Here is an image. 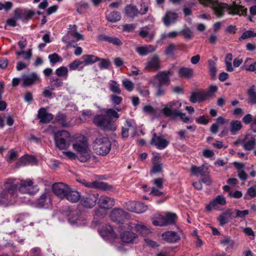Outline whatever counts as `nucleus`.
I'll return each instance as SVG.
<instances>
[{
	"label": "nucleus",
	"instance_id": "f257e3e1",
	"mask_svg": "<svg viewBox=\"0 0 256 256\" xmlns=\"http://www.w3.org/2000/svg\"><path fill=\"white\" fill-rule=\"evenodd\" d=\"M204 6L210 4L214 10V14L219 18L224 15V9L227 8L230 14H238L239 16H246L248 12L247 8L242 5L237 4L235 2L231 6L226 4L219 3L212 0H199Z\"/></svg>",
	"mask_w": 256,
	"mask_h": 256
},
{
	"label": "nucleus",
	"instance_id": "f03ea898",
	"mask_svg": "<svg viewBox=\"0 0 256 256\" xmlns=\"http://www.w3.org/2000/svg\"><path fill=\"white\" fill-rule=\"evenodd\" d=\"M172 73L170 70L160 71L149 79L148 84L156 88L155 96L156 97L160 98L165 94V86L170 85V76Z\"/></svg>",
	"mask_w": 256,
	"mask_h": 256
},
{
	"label": "nucleus",
	"instance_id": "7ed1b4c3",
	"mask_svg": "<svg viewBox=\"0 0 256 256\" xmlns=\"http://www.w3.org/2000/svg\"><path fill=\"white\" fill-rule=\"evenodd\" d=\"M72 148L80 154L79 160L83 162H87L90 158L88 140L82 134L76 136L72 142Z\"/></svg>",
	"mask_w": 256,
	"mask_h": 256
},
{
	"label": "nucleus",
	"instance_id": "20e7f679",
	"mask_svg": "<svg viewBox=\"0 0 256 256\" xmlns=\"http://www.w3.org/2000/svg\"><path fill=\"white\" fill-rule=\"evenodd\" d=\"M93 123L104 131H114L117 128L115 120L108 118L106 114H96L93 118Z\"/></svg>",
	"mask_w": 256,
	"mask_h": 256
},
{
	"label": "nucleus",
	"instance_id": "39448f33",
	"mask_svg": "<svg viewBox=\"0 0 256 256\" xmlns=\"http://www.w3.org/2000/svg\"><path fill=\"white\" fill-rule=\"evenodd\" d=\"M111 142L107 137L99 136L94 142V149L98 155L105 156L111 149Z\"/></svg>",
	"mask_w": 256,
	"mask_h": 256
},
{
	"label": "nucleus",
	"instance_id": "423d86ee",
	"mask_svg": "<svg viewBox=\"0 0 256 256\" xmlns=\"http://www.w3.org/2000/svg\"><path fill=\"white\" fill-rule=\"evenodd\" d=\"M54 143L60 150H64L68 147V140L70 134L68 131L62 130L53 132Z\"/></svg>",
	"mask_w": 256,
	"mask_h": 256
},
{
	"label": "nucleus",
	"instance_id": "0eeeda50",
	"mask_svg": "<svg viewBox=\"0 0 256 256\" xmlns=\"http://www.w3.org/2000/svg\"><path fill=\"white\" fill-rule=\"evenodd\" d=\"M38 189V186L34 184L33 181L30 179L21 180L20 184L19 191L23 194H34Z\"/></svg>",
	"mask_w": 256,
	"mask_h": 256
},
{
	"label": "nucleus",
	"instance_id": "6e6552de",
	"mask_svg": "<svg viewBox=\"0 0 256 256\" xmlns=\"http://www.w3.org/2000/svg\"><path fill=\"white\" fill-rule=\"evenodd\" d=\"M78 181L88 188H98L104 190H110L113 188L112 186L102 182L96 180L92 182H88L84 179H78Z\"/></svg>",
	"mask_w": 256,
	"mask_h": 256
},
{
	"label": "nucleus",
	"instance_id": "1a4fd4ad",
	"mask_svg": "<svg viewBox=\"0 0 256 256\" xmlns=\"http://www.w3.org/2000/svg\"><path fill=\"white\" fill-rule=\"evenodd\" d=\"M22 86H28L39 83L41 80L40 76L36 72L24 74L22 76Z\"/></svg>",
	"mask_w": 256,
	"mask_h": 256
},
{
	"label": "nucleus",
	"instance_id": "9d476101",
	"mask_svg": "<svg viewBox=\"0 0 256 256\" xmlns=\"http://www.w3.org/2000/svg\"><path fill=\"white\" fill-rule=\"evenodd\" d=\"M70 188L62 182L56 183L52 186L54 194L60 198H65Z\"/></svg>",
	"mask_w": 256,
	"mask_h": 256
},
{
	"label": "nucleus",
	"instance_id": "9b49d317",
	"mask_svg": "<svg viewBox=\"0 0 256 256\" xmlns=\"http://www.w3.org/2000/svg\"><path fill=\"white\" fill-rule=\"evenodd\" d=\"M16 196V194H13L12 192L2 190L0 192V206H7L13 204Z\"/></svg>",
	"mask_w": 256,
	"mask_h": 256
},
{
	"label": "nucleus",
	"instance_id": "f8f14e48",
	"mask_svg": "<svg viewBox=\"0 0 256 256\" xmlns=\"http://www.w3.org/2000/svg\"><path fill=\"white\" fill-rule=\"evenodd\" d=\"M128 213L120 208H115L110 213V218L114 222L123 224L128 218Z\"/></svg>",
	"mask_w": 256,
	"mask_h": 256
},
{
	"label": "nucleus",
	"instance_id": "ddd939ff",
	"mask_svg": "<svg viewBox=\"0 0 256 256\" xmlns=\"http://www.w3.org/2000/svg\"><path fill=\"white\" fill-rule=\"evenodd\" d=\"M129 130L132 131V136L134 137L136 134V126L132 120H127L124 126L122 128V136L124 138H126L129 136Z\"/></svg>",
	"mask_w": 256,
	"mask_h": 256
},
{
	"label": "nucleus",
	"instance_id": "4468645a",
	"mask_svg": "<svg viewBox=\"0 0 256 256\" xmlns=\"http://www.w3.org/2000/svg\"><path fill=\"white\" fill-rule=\"evenodd\" d=\"M226 204V200L222 195H218L214 198L206 206V210L211 212L214 210L218 209L220 206H222Z\"/></svg>",
	"mask_w": 256,
	"mask_h": 256
},
{
	"label": "nucleus",
	"instance_id": "2eb2a0df",
	"mask_svg": "<svg viewBox=\"0 0 256 256\" xmlns=\"http://www.w3.org/2000/svg\"><path fill=\"white\" fill-rule=\"evenodd\" d=\"M150 144L156 146L158 149L162 150L165 148L168 145L169 142L164 138V136H158L154 133Z\"/></svg>",
	"mask_w": 256,
	"mask_h": 256
},
{
	"label": "nucleus",
	"instance_id": "dca6fc26",
	"mask_svg": "<svg viewBox=\"0 0 256 256\" xmlns=\"http://www.w3.org/2000/svg\"><path fill=\"white\" fill-rule=\"evenodd\" d=\"M160 61L158 55H154L146 64L144 69L148 72L156 71L160 69Z\"/></svg>",
	"mask_w": 256,
	"mask_h": 256
},
{
	"label": "nucleus",
	"instance_id": "f3484780",
	"mask_svg": "<svg viewBox=\"0 0 256 256\" xmlns=\"http://www.w3.org/2000/svg\"><path fill=\"white\" fill-rule=\"evenodd\" d=\"M98 198V194L97 193L90 194L82 198L81 204L86 208H92L96 205Z\"/></svg>",
	"mask_w": 256,
	"mask_h": 256
},
{
	"label": "nucleus",
	"instance_id": "a211bd4d",
	"mask_svg": "<svg viewBox=\"0 0 256 256\" xmlns=\"http://www.w3.org/2000/svg\"><path fill=\"white\" fill-rule=\"evenodd\" d=\"M100 236L105 239H114L117 237L112 227L108 224H106L102 228L98 230Z\"/></svg>",
	"mask_w": 256,
	"mask_h": 256
},
{
	"label": "nucleus",
	"instance_id": "6ab92c4d",
	"mask_svg": "<svg viewBox=\"0 0 256 256\" xmlns=\"http://www.w3.org/2000/svg\"><path fill=\"white\" fill-rule=\"evenodd\" d=\"M34 14V12L32 10L17 8L14 10V17L16 20L23 19V20L26 21L31 18Z\"/></svg>",
	"mask_w": 256,
	"mask_h": 256
},
{
	"label": "nucleus",
	"instance_id": "aec40b11",
	"mask_svg": "<svg viewBox=\"0 0 256 256\" xmlns=\"http://www.w3.org/2000/svg\"><path fill=\"white\" fill-rule=\"evenodd\" d=\"M70 36L74 38L78 41L84 39L83 36L76 31L69 32L68 34L64 36L62 39V42L66 44L67 46L69 47H76V46L74 44V40H69Z\"/></svg>",
	"mask_w": 256,
	"mask_h": 256
},
{
	"label": "nucleus",
	"instance_id": "412c9836",
	"mask_svg": "<svg viewBox=\"0 0 256 256\" xmlns=\"http://www.w3.org/2000/svg\"><path fill=\"white\" fill-rule=\"evenodd\" d=\"M98 40L100 42H106L116 46H121L122 44L120 39L116 36H112L104 34H100L98 36Z\"/></svg>",
	"mask_w": 256,
	"mask_h": 256
},
{
	"label": "nucleus",
	"instance_id": "4be33fe9",
	"mask_svg": "<svg viewBox=\"0 0 256 256\" xmlns=\"http://www.w3.org/2000/svg\"><path fill=\"white\" fill-rule=\"evenodd\" d=\"M178 14L177 13L168 11L166 12L164 16L162 18V20L164 24L168 26L172 24H174L178 20Z\"/></svg>",
	"mask_w": 256,
	"mask_h": 256
},
{
	"label": "nucleus",
	"instance_id": "5701e85b",
	"mask_svg": "<svg viewBox=\"0 0 256 256\" xmlns=\"http://www.w3.org/2000/svg\"><path fill=\"white\" fill-rule=\"evenodd\" d=\"M98 204L101 208L108 209L114 206V200L112 198L102 196L99 198Z\"/></svg>",
	"mask_w": 256,
	"mask_h": 256
},
{
	"label": "nucleus",
	"instance_id": "b1692460",
	"mask_svg": "<svg viewBox=\"0 0 256 256\" xmlns=\"http://www.w3.org/2000/svg\"><path fill=\"white\" fill-rule=\"evenodd\" d=\"M162 236L168 242L174 243L178 241L180 237L177 232L172 231H168L164 232Z\"/></svg>",
	"mask_w": 256,
	"mask_h": 256
},
{
	"label": "nucleus",
	"instance_id": "393cba45",
	"mask_svg": "<svg viewBox=\"0 0 256 256\" xmlns=\"http://www.w3.org/2000/svg\"><path fill=\"white\" fill-rule=\"evenodd\" d=\"M68 221L71 224H80V222L84 219L82 214L79 210L72 211L68 216Z\"/></svg>",
	"mask_w": 256,
	"mask_h": 256
},
{
	"label": "nucleus",
	"instance_id": "a878e982",
	"mask_svg": "<svg viewBox=\"0 0 256 256\" xmlns=\"http://www.w3.org/2000/svg\"><path fill=\"white\" fill-rule=\"evenodd\" d=\"M38 117L40 120V122L46 124L53 118V115L48 112L44 108H41L38 112Z\"/></svg>",
	"mask_w": 256,
	"mask_h": 256
},
{
	"label": "nucleus",
	"instance_id": "bb28decb",
	"mask_svg": "<svg viewBox=\"0 0 256 256\" xmlns=\"http://www.w3.org/2000/svg\"><path fill=\"white\" fill-rule=\"evenodd\" d=\"M136 50L140 56H144L154 52L156 47L150 44L146 45L136 48Z\"/></svg>",
	"mask_w": 256,
	"mask_h": 256
},
{
	"label": "nucleus",
	"instance_id": "cd10ccee",
	"mask_svg": "<svg viewBox=\"0 0 256 256\" xmlns=\"http://www.w3.org/2000/svg\"><path fill=\"white\" fill-rule=\"evenodd\" d=\"M80 198V194L78 192L70 188L65 198L72 202H76Z\"/></svg>",
	"mask_w": 256,
	"mask_h": 256
},
{
	"label": "nucleus",
	"instance_id": "c85d7f7f",
	"mask_svg": "<svg viewBox=\"0 0 256 256\" xmlns=\"http://www.w3.org/2000/svg\"><path fill=\"white\" fill-rule=\"evenodd\" d=\"M194 72L192 68L182 67L178 71V74L180 77L184 78H190L194 76Z\"/></svg>",
	"mask_w": 256,
	"mask_h": 256
},
{
	"label": "nucleus",
	"instance_id": "c756f323",
	"mask_svg": "<svg viewBox=\"0 0 256 256\" xmlns=\"http://www.w3.org/2000/svg\"><path fill=\"white\" fill-rule=\"evenodd\" d=\"M4 188L3 190L12 192L13 194H16V190L18 186L14 182V180L12 179L8 180L4 184Z\"/></svg>",
	"mask_w": 256,
	"mask_h": 256
},
{
	"label": "nucleus",
	"instance_id": "7c9ffc66",
	"mask_svg": "<svg viewBox=\"0 0 256 256\" xmlns=\"http://www.w3.org/2000/svg\"><path fill=\"white\" fill-rule=\"evenodd\" d=\"M136 238V235L131 232L127 231L120 234V238L124 242L132 243Z\"/></svg>",
	"mask_w": 256,
	"mask_h": 256
},
{
	"label": "nucleus",
	"instance_id": "2f4dec72",
	"mask_svg": "<svg viewBox=\"0 0 256 256\" xmlns=\"http://www.w3.org/2000/svg\"><path fill=\"white\" fill-rule=\"evenodd\" d=\"M124 10L126 16L130 18H134L138 14V10L136 6L133 4L127 5Z\"/></svg>",
	"mask_w": 256,
	"mask_h": 256
},
{
	"label": "nucleus",
	"instance_id": "473e14b6",
	"mask_svg": "<svg viewBox=\"0 0 256 256\" xmlns=\"http://www.w3.org/2000/svg\"><path fill=\"white\" fill-rule=\"evenodd\" d=\"M256 145V135L249 136V138L244 142L243 148L246 150H254Z\"/></svg>",
	"mask_w": 256,
	"mask_h": 256
},
{
	"label": "nucleus",
	"instance_id": "72a5a7b5",
	"mask_svg": "<svg viewBox=\"0 0 256 256\" xmlns=\"http://www.w3.org/2000/svg\"><path fill=\"white\" fill-rule=\"evenodd\" d=\"M82 62L84 66L91 65L99 61L100 58L94 55L86 54L82 56Z\"/></svg>",
	"mask_w": 256,
	"mask_h": 256
},
{
	"label": "nucleus",
	"instance_id": "f704fd0d",
	"mask_svg": "<svg viewBox=\"0 0 256 256\" xmlns=\"http://www.w3.org/2000/svg\"><path fill=\"white\" fill-rule=\"evenodd\" d=\"M242 128V123L239 120H232L230 123V130L232 135H236Z\"/></svg>",
	"mask_w": 256,
	"mask_h": 256
},
{
	"label": "nucleus",
	"instance_id": "c9c22d12",
	"mask_svg": "<svg viewBox=\"0 0 256 256\" xmlns=\"http://www.w3.org/2000/svg\"><path fill=\"white\" fill-rule=\"evenodd\" d=\"M232 215V212L231 210H228L225 212H223L218 218V220L221 226H223L226 224L228 222V220L231 218Z\"/></svg>",
	"mask_w": 256,
	"mask_h": 256
},
{
	"label": "nucleus",
	"instance_id": "e433bc0d",
	"mask_svg": "<svg viewBox=\"0 0 256 256\" xmlns=\"http://www.w3.org/2000/svg\"><path fill=\"white\" fill-rule=\"evenodd\" d=\"M191 172L194 175H198L199 174L202 176H204L206 173H208V168L204 166L199 167L196 166H192L191 167Z\"/></svg>",
	"mask_w": 256,
	"mask_h": 256
},
{
	"label": "nucleus",
	"instance_id": "4c0bfd02",
	"mask_svg": "<svg viewBox=\"0 0 256 256\" xmlns=\"http://www.w3.org/2000/svg\"><path fill=\"white\" fill-rule=\"evenodd\" d=\"M56 121L63 127H69L70 124L66 120V116L62 113H58L56 117Z\"/></svg>",
	"mask_w": 256,
	"mask_h": 256
},
{
	"label": "nucleus",
	"instance_id": "58836bf2",
	"mask_svg": "<svg viewBox=\"0 0 256 256\" xmlns=\"http://www.w3.org/2000/svg\"><path fill=\"white\" fill-rule=\"evenodd\" d=\"M136 232L142 236H146L151 233L150 229L141 223L136 226Z\"/></svg>",
	"mask_w": 256,
	"mask_h": 256
},
{
	"label": "nucleus",
	"instance_id": "ea45409f",
	"mask_svg": "<svg viewBox=\"0 0 256 256\" xmlns=\"http://www.w3.org/2000/svg\"><path fill=\"white\" fill-rule=\"evenodd\" d=\"M106 18L110 22H116L120 20L121 16L119 12L113 11L106 14Z\"/></svg>",
	"mask_w": 256,
	"mask_h": 256
},
{
	"label": "nucleus",
	"instance_id": "a19ab883",
	"mask_svg": "<svg viewBox=\"0 0 256 256\" xmlns=\"http://www.w3.org/2000/svg\"><path fill=\"white\" fill-rule=\"evenodd\" d=\"M36 162L35 157L32 156L25 155L22 156L20 162H18L19 165L20 164H34Z\"/></svg>",
	"mask_w": 256,
	"mask_h": 256
},
{
	"label": "nucleus",
	"instance_id": "79ce46f5",
	"mask_svg": "<svg viewBox=\"0 0 256 256\" xmlns=\"http://www.w3.org/2000/svg\"><path fill=\"white\" fill-rule=\"evenodd\" d=\"M50 82L51 84V90H54L55 88L61 87L63 86V82L58 77H51L50 79Z\"/></svg>",
	"mask_w": 256,
	"mask_h": 256
},
{
	"label": "nucleus",
	"instance_id": "37998d69",
	"mask_svg": "<svg viewBox=\"0 0 256 256\" xmlns=\"http://www.w3.org/2000/svg\"><path fill=\"white\" fill-rule=\"evenodd\" d=\"M168 106H170L172 109L174 115L176 116V114H180V108L182 106V103L180 102L179 101L172 102L168 104Z\"/></svg>",
	"mask_w": 256,
	"mask_h": 256
},
{
	"label": "nucleus",
	"instance_id": "c03bdc74",
	"mask_svg": "<svg viewBox=\"0 0 256 256\" xmlns=\"http://www.w3.org/2000/svg\"><path fill=\"white\" fill-rule=\"evenodd\" d=\"M232 54L228 53L226 54L224 59V62L226 64V70L228 72H232L234 70V68L232 66Z\"/></svg>",
	"mask_w": 256,
	"mask_h": 256
},
{
	"label": "nucleus",
	"instance_id": "a18cd8bd",
	"mask_svg": "<svg viewBox=\"0 0 256 256\" xmlns=\"http://www.w3.org/2000/svg\"><path fill=\"white\" fill-rule=\"evenodd\" d=\"M105 112L108 118L113 120L118 119L120 116V114L112 108L106 110Z\"/></svg>",
	"mask_w": 256,
	"mask_h": 256
},
{
	"label": "nucleus",
	"instance_id": "49530a36",
	"mask_svg": "<svg viewBox=\"0 0 256 256\" xmlns=\"http://www.w3.org/2000/svg\"><path fill=\"white\" fill-rule=\"evenodd\" d=\"M254 86L252 85L248 92L249 102L252 104H256V92H254Z\"/></svg>",
	"mask_w": 256,
	"mask_h": 256
},
{
	"label": "nucleus",
	"instance_id": "de8ad7c7",
	"mask_svg": "<svg viewBox=\"0 0 256 256\" xmlns=\"http://www.w3.org/2000/svg\"><path fill=\"white\" fill-rule=\"evenodd\" d=\"M152 222L156 226H166V223L164 219V216L159 215L158 217L154 218L152 220Z\"/></svg>",
	"mask_w": 256,
	"mask_h": 256
},
{
	"label": "nucleus",
	"instance_id": "09e8293b",
	"mask_svg": "<svg viewBox=\"0 0 256 256\" xmlns=\"http://www.w3.org/2000/svg\"><path fill=\"white\" fill-rule=\"evenodd\" d=\"M110 90L116 94H120L121 90L120 88V84L114 80H110L109 83Z\"/></svg>",
	"mask_w": 256,
	"mask_h": 256
},
{
	"label": "nucleus",
	"instance_id": "8fccbe9b",
	"mask_svg": "<svg viewBox=\"0 0 256 256\" xmlns=\"http://www.w3.org/2000/svg\"><path fill=\"white\" fill-rule=\"evenodd\" d=\"M210 75L212 79L214 78L216 74V68L215 62L211 60L208 61Z\"/></svg>",
	"mask_w": 256,
	"mask_h": 256
},
{
	"label": "nucleus",
	"instance_id": "3c124183",
	"mask_svg": "<svg viewBox=\"0 0 256 256\" xmlns=\"http://www.w3.org/2000/svg\"><path fill=\"white\" fill-rule=\"evenodd\" d=\"M178 34V32L176 31H173L169 33L162 34L160 36V41L162 42L168 38H176Z\"/></svg>",
	"mask_w": 256,
	"mask_h": 256
},
{
	"label": "nucleus",
	"instance_id": "603ef678",
	"mask_svg": "<svg viewBox=\"0 0 256 256\" xmlns=\"http://www.w3.org/2000/svg\"><path fill=\"white\" fill-rule=\"evenodd\" d=\"M68 72V69L66 67L60 66L56 70L55 73L58 77H64L65 78H66Z\"/></svg>",
	"mask_w": 256,
	"mask_h": 256
},
{
	"label": "nucleus",
	"instance_id": "864d4df0",
	"mask_svg": "<svg viewBox=\"0 0 256 256\" xmlns=\"http://www.w3.org/2000/svg\"><path fill=\"white\" fill-rule=\"evenodd\" d=\"M252 60L251 58H248L245 62H244V65L246 68V70L250 72H255L256 70V62H252V63H250V64L249 63L250 61H252Z\"/></svg>",
	"mask_w": 256,
	"mask_h": 256
},
{
	"label": "nucleus",
	"instance_id": "5fc2aeb1",
	"mask_svg": "<svg viewBox=\"0 0 256 256\" xmlns=\"http://www.w3.org/2000/svg\"><path fill=\"white\" fill-rule=\"evenodd\" d=\"M176 218V216L175 214L171 212L167 213L164 216L166 226L168 224H174L175 223Z\"/></svg>",
	"mask_w": 256,
	"mask_h": 256
},
{
	"label": "nucleus",
	"instance_id": "6e6d98bb",
	"mask_svg": "<svg viewBox=\"0 0 256 256\" xmlns=\"http://www.w3.org/2000/svg\"><path fill=\"white\" fill-rule=\"evenodd\" d=\"M89 8L88 4L81 2L76 4V10L80 14L84 13Z\"/></svg>",
	"mask_w": 256,
	"mask_h": 256
},
{
	"label": "nucleus",
	"instance_id": "4d7b16f0",
	"mask_svg": "<svg viewBox=\"0 0 256 256\" xmlns=\"http://www.w3.org/2000/svg\"><path fill=\"white\" fill-rule=\"evenodd\" d=\"M135 210H134V212L138 214H140L144 212L147 210V206L144 205L142 203L140 202H136L135 206Z\"/></svg>",
	"mask_w": 256,
	"mask_h": 256
},
{
	"label": "nucleus",
	"instance_id": "13d9d810",
	"mask_svg": "<svg viewBox=\"0 0 256 256\" xmlns=\"http://www.w3.org/2000/svg\"><path fill=\"white\" fill-rule=\"evenodd\" d=\"M137 91L140 94L143 96L148 98L149 96L150 92L146 87L138 86L136 88Z\"/></svg>",
	"mask_w": 256,
	"mask_h": 256
},
{
	"label": "nucleus",
	"instance_id": "bf43d9fd",
	"mask_svg": "<svg viewBox=\"0 0 256 256\" xmlns=\"http://www.w3.org/2000/svg\"><path fill=\"white\" fill-rule=\"evenodd\" d=\"M176 50V45L172 43L166 48L165 50V54L166 56H170L173 54Z\"/></svg>",
	"mask_w": 256,
	"mask_h": 256
},
{
	"label": "nucleus",
	"instance_id": "052dcab7",
	"mask_svg": "<svg viewBox=\"0 0 256 256\" xmlns=\"http://www.w3.org/2000/svg\"><path fill=\"white\" fill-rule=\"evenodd\" d=\"M150 27L149 26H146L141 28L139 32V35L142 38H145L148 36L150 32Z\"/></svg>",
	"mask_w": 256,
	"mask_h": 256
},
{
	"label": "nucleus",
	"instance_id": "680f3d73",
	"mask_svg": "<svg viewBox=\"0 0 256 256\" xmlns=\"http://www.w3.org/2000/svg\"><path fill=\"white\" fill-rule=\"evenodd\" d=\"M122 85L124 88L128 92H131L134 89L133 83L128 80H125L122 81Z\"/></svg>",
	"mask_w": 256,
	"mask_h": 256
},
{
	"label": "nucleus",
	"instance_id": "e2e57ef3",
	"mask_svg": "<svg viewBox=\"0 0 256 256\" xmlns=\"http://www.w3.org/2000/svg\"><path fill=\"white\" fill-rule=\"evenodd\" d=\"M99 61H100V62L98 65L101 69H106L110 65V61L108 59L100 58Z\"/></svg>",
	"mask_w": 256,
	"mask_h": 256
},
{
	"label": "nucleus",
	"instance_id": "0e129e2a",
	"mask_svg": "<svg viewBox=\"0 0 256 256\" xmlns=\"http://www.w3.org/2000/svg\"><path fill=\"white\" fill-rule=\"evenodd\" d=\"M162 164L159 162H156L154 164L152 172L154 173L160 172H162Z\"/></svg>",
	"mask_w": 256,
	"mask_h": 256
},
{
	"label": "nucleus",
	"instance_id": "69168bd1",
	"mask_svg": "<svg viewBox=\"0 0 256 256\" xmlns=\"http://www.w3.org/2000/svg\"><path fill=\"white\" fill-rule=\"evenodd\" d=\"M252 37H254V32L248 30L246 31L242 34L240 38H239V40H246Z\"/></svg>",
	"mask_w": 256,
	"mask_h": 256
},
{
	"label": "nucleus",
	"instance_id": "338daca9",
	"mask_svg": "<svg viewBox=\"0 0 256 256\" xmlns=\"http://www.w3.org/2000/svg\"><path fill=\"white\" fill-rule=\"evenodd\" d=\"M82 64H83L82 61L76 60L69 64V68L70 70H74Z\"/></svg>",
	"mask_w": 256,
	"mask_h": 256
},
{
	"label": "nucleus",
	"instance_id": "774afa93",
	"mask_svg": "<svg viewBox=\"0 0 256 256\" xmlns=\"http://www.w3.org/2000/svg\"><path fill=\"white\" fill-rule=\"evenodd\" d=\"M48 58L51 63L55 64L60 60V57L56 53L48 56Z\"/></svg>",
	"mask_w": 256,
	"mask_h": 256
}]
</instances>
